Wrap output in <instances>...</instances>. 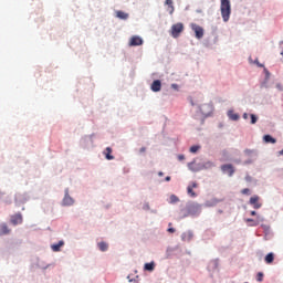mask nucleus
Masks as SVG:
<instances>
[{"mask_svg":"<svg viewBox=\"0 0 283 283\" xmlns=\"http://www.w3.org/2000/svg\"><path fill=\"white\" fill-rule=\"evenodd\" d=\"M221 17L223 21L227 23L229 19H231V1L230 0H221Z\"/></svg>","mask_w":283,"mask_h":283,"instance_id":"f257e3e1","label":"nucleus"},{"mask_svg":"<svg viewBox=\"0 0 283 283\" xmlns=\"http://www.w3.org/2000/svg\"><path fill=\"white\" fill-rule=\"evenodd\" d=\"M185 30V25L182 23H176L171 27V36H174V39H178V36H180V33L184 32Z\"/></svg>","mask_w":283,"mask_h":283,"instance_id":"f03ea898","label":"nucleus"},{"mask_svg":"<svg viewBox=\"0 0 283 283\" xmlns=\"http://www.w3.org/2000/svg\"><path fill=\"white\" fill-rule=\"evenodd\" d=\"M190 28L192 31H195L196 39H202V36H205V29H202V27L191 23Z\"/></svg>","mask_w":283,"mask_h":283,"instance_id":"7ed1b4c3","label":"nucleus"},{"mask_svg":"<svg viewBox=\"0 0 283 283\" xmlns=\"http://www.w3.org/2000/svg\"><path fill=\"white\" fill-rule=\"evenodd\" d=\"M249 205L253 207V209H261L262 208V202H260V196L254 195L250 198Z\"/></svg>","mask_w":283,"mask_h":283,"instance_id":"20e7f679","label":"nucleus"},{"mask_svg":"<svg viewBox=\"0 0 283 283\" xmlns=\"http://www.w3.org/2000/svg\"><path fill=\"white\" fill-rule=\"evenodd\" d=\"M10 222L13 227H17V224H23V216L21 212L11 216Z\"/></svg>","mask_w":283,"mask_h":283,"instance_id":"39448f33","label":"nucleus"},{"mask_svg":"<svg viewBox=\"0 0 283 283\" xmlns=\"http://www.w3.org/2000/svg\"><path fill=\"white\" fill-rule=\"evenodd\" d=\"M143 43H144L143 38H140L138 35H134L130 38L128 45L130 48H136L138 45H143Z\"/></svg>","mask_w":283,"mask_h":283,"instance_id":"423d86ee","label":"nucleus"},{"mask_svg":"<svg viewBox=\"0 0 283 283\" xmlns=\"http://www.w3.org/2000/svg\"><path fill=\"white\" fill-rule=\"evenodd\" d=\"M221 171H223V174H228V176H233V174H235V169L233 168V165L231 164H226L221 166Z\"/></svg>","mask_w":283,"mask_h":283,"instance_id":"0eeeda50","label":"nucleus"},{"mask_svg":"<svg viewBox=\"0 0 283 283\" xmlns=\"http://www.w3.org/2000/svg\"><path fill=\"white\" fill-rule=\"evenodd\" d=\"M197 187L198 184L196 181L191 182V185L187 187V193L190 198H196V196H198L196 191H193V189H197Z\"/></svg>","mask_w":283,"mask_h":283,"instance_id":"6e6552de","label":"nucleus"},{"mask_svg":"<svg viewBox=\"0 0 283 283\" xmlns=\"http://www.w3.org/2000/svg\"><path fill=\"white\" fill-rule=\"evenodd\" d=\"M63 207H72V205H74V199H72V197H70V195L66 192L63 201H62Z\"/></svg>","mask_w":283,"mask_h":283,"instance_id":"1a4fd4ad","label":"nucleus"},{"mask_svg":"<svg viewBox=\"0 0 283 283\" xmlns=\"http://www.w3.org/2000/svg\"><path fill=\"white\" fill-rule=\"evenodd\" d=\"M161 88H163V83L160 82V80H155L150 86V90L153 92H160Z\"/></svg>","mask_w":283,"mask_h":283,"instance_id":"9d476101","label":"nucleus"},{"mask_svg":"<svg viewBox=\"0 0 283 283\" xmlns=\"http://www.w3.org/2000/svg\"><path fill=\"white\" fill-rule=\"evenodd\" d=\"M115 17L117 19H120L122 21H127V19H129V13H127L125 11H116Z\"/></svg>","mask_w":283,"mask_h":283,"instance_id":"9b49d317","label":"nucleus"},{"mask_svg":"<svg viewBox=\"0 0 283 283\" xmlns=\"http://www.w3.org/2000/svg\"><path fill=\"white\" fill-rule=\"evenodd\" d=\"M65 245V242L62 240V241H59L57 243H54L51 245V249L52 251H54V253H59V251H61V247H64Z\"/></svg>","mask_w":283,"mask_h":283,"instance_id":"f8f14e48","label":"nucleus"},{"mask_svg":"<svg viewBox=\"0 0 283 283\" xmlns=\"http://www.w3.org/2000/svg\"><path fill=\"white\" fill-rule=\"evenodd\" d=\"M192 238H193V233H191V232H185L181 234V240L184 242H191Z\"/></svg>","mask_w":283,"mask_h":283,"instance_id":"ddd939ff","label":"nucleus"},{"mask_svg":"<svg viewBox=\"0 0 283 283\" xmlns=\"http://www.w3.org/2000/svg\"><path fill=\"white\" fill-rule=\"evenodd\" d=\"M8 233H10L8 224L6 223L0 224V235H8Z\"/></svg>","mask_w":283,"mask_h":283,"instance_id":"4468645a","label":"nucleus"},{"mask_svg":"<svg viewBox=\"0 0 283 283\" xmlns=\"http://www.w3.org/2000/svg\"><path fill=\"white\" fill-rule=\"evenodd\" d=\"M228 116L230 120H240V115H238L237 113H234L233 111H229L228 112Z\"/></svg>","mask_w":283,"mask_h":283,"instance_id":"2eb2a0df","label":"nucleus"},{"mask_svg":"<svg viewBox=\"0 0 283 283\" xmlns=\"http://www.w3.org/2000/svg\"><path fill=\"white\" fill-rule=\"evenodd\" d=\"M263 140L264 143H271L272 145H275V143H277V140L273 138L271 135L263 136Z\"/></svg>","mask_w":283,"mask_h":283,"instance_id":"dca6fc26","label":"nucleus"},{"mask_svg":"<svg viewBox=\"0 0 283 283\" xmlns=\"http://www.w3.org/2000/svg\"><path fill=\"white\" fill-rule=\"evenodd\" d=\"M97 247H98L99 251H103V252H105L109 249V245L104 241L97 243Z\"/></svg>","mask_w":283,"mask_h":283,"instance_id":"f3484780","label":"nucleus"},{"mask_svg":"<svg viewBox=\"0 0 283 283\" xmlns=\"http://www.w3.org/2000/svg\"><path fill=\"white\" fill-rule=\"evenodd\" d=\"M273 260H275V254H273L272 252L266 254V256H265L266 264H273Z\"/></svg>","mask_w":283,"mask_h":283,"instance_id":"a211bd4d","label":"nucleus"},{"mask_svg":"<svg viewBox=\"0 0 283 283\" xmlns=\"http://www.w3.org/2000/svg\"><path fill=\"white\" fill-rule=\"evenodd\" d=\"M105 156H106V160H114V156H112V148L107 147L104 151Z\"/></svg>","mask_w":283,"mask_h":283,"instance_id":"6ab92c4d","label":"nucleus"},{"mask_svg":"<svg viewBox=\"0 0 283 283\" xmlns=\"http://www.w3.org/2000/svg\"><path fill=\"white\" fill-rule=\"evenodd\" d=\"M166 6H168L169 14H174V0H166Z\"/></svg>","mask_w":283,"mask_h":283,"instance_id":"aec40b11","label":"nucleus"},{"mask_svg":"<svg viewBox=\"0 0 283 283\" xmlns=\"http://www.w3.org/2000/svg\"><path fill=\"white\" fill-rule=\"evenodd\" d=\"M212 167H216V164H213V161H206L203 164L205 169H212Z\"/></svg>","mask_w":283,"mask_h":283,"instance_id":"412c9836","label":"nucleus"},{"mask_svg":"<svg viewBox=\"0 0 283 283\" xmlns=\"http://www.w3.org/2000/svg\"><path fill=\"white\" fill-rule=\"evenodd\" d=\"M155 266H156V264H154V262L146 263L145 264V271H154Z\"/></svg>","mask_w":283,"mask_h":283,"instance_id":"4be33fe9","label":"nucleus"},{"mask_svg":"<svg viewBox=\"0 0 283 283\" xmlns=\"http://www.w3.org/2000/svg\"><path fill=\"white\" fill-rule=\"evenodd\" d=\"M180 199L176 196V195H171L170 196V202L171 205H176V202H178Z\"/></svg>","mask_w":283,"mask_h":283,"instance_id":"5701e85b","label":"nucleus"},{"mask_svg":"<svg viewBox=\"0 0 283 283\" xmlns=\"http://www.w3.org/2000/svg\"><path fill=\"white\" fill-rule=\"evenodd\" d=\"M218 202H221L220 199H212L211 203H207L208 207H216V205H218Z\"/></svg>","mask_w":283,"mask_h":283,"instance_id":"b1692460","label":"nucleus"},{"mask_svg":"<svg viewBox=\"0 0 283 283\" xmlns=\"http://www.w3.org/2000/svg\"><path fill=\"white\" fill-rule=\"evenodd\" d=\"M250 118H251V125H255L258 123V116H255L254 114H251Z\"/></svg>","mask_w":283,"mask_h":283,"instance_id":"393cba45","label":"nucleus"},{"mask_svg":"<svg viewBox=\"0 0 283 283\" xmlns=\"http://www.w3.org/2000/svg\"><path fill=\"white\" fill-rule=\"evenodd\" d=\"M241 193H242L243 196H251V189H249V188L242 189V190H241Z\"/></svg>","mask_w":283,"mask_h":283,"instance_id":"a878e982","label":"nucleus"},{"mask_svg":"<svg viewBox=\"0 0 283 283\" xmlns=\"http://www.w3.org/2000/svg\"><path fill=\"white\" fill-rule=\"evenodd\" d=\"M245 222H252L250 227H258V221H254L253 219H245Z\"/></svg>","mask_w":283,"mask_h":283,"instance_id":"bb28decb","label":"nucleus"},{"mask_svg":"<svg viewBox=\"0 0 283 283\" xmlns=\"http://www.w3.org/2000/svg\"><path fill=\"white\" fill-rule=\"evenodd\" d=\"M256 280H258V282H262L264 280V274L262 272H259L256 274Z\"/></svg>","mask_w":283,"mask_h":283,"instance_id":"cd10ccee","label":"nucleus"},{"mask_svg":"<svg viewBox=\"0 0 283 283\" xmlns=\"http://www.w3.org/2000/svg\"><path fill=\"white\" fill-rule=\"evenodd\" d=\"M200 149V146H191L190 147V153L196 154Z\"/></svg>","mask_w":283,"mask_h":283,"instance_id":"c85d7f7f","label":"nucleus"},{"mask_svg":"<svg viewBox=\"0 0 283 283\" xmlns=\"http://www.w3.org/2000/svg\"><path fill=\"white\" fill-rule=\"evenodd\" d=\"M147 151V148L146 147H142L140 149H139V153L140 154H145Z\"/></svg>","mask_w":283,"mask_h":283,"instance_id":"c756f323","label":"nucleus"},{"mask_svg":"<svg viewBox=\"0 0 283 283\" xmlns=\"http://www.w3.org/2000/svg\"><path fill=\"white\" fill-rule=\"evenodd\" d=\"M168 233H176V229L169 228V229H168Z\"/></svg>","mask_w":283,"mask_h":283,"instance_id":"7c9ffc66","label":"nucleus"},{"mask_svg":"<svg viewBox=\"0 0 283 283\" xmlns=\"http://www.w3.org/2000/svg\"><path fill=\"white\" fill-rule=\"evenodd\" d=\"M172 90H178V84H171Z\"/></svg>","mask_w":283,"mask_h":283,"instance_id":"2f4dec72","label":"nucleus"},{"mask_svg":"<svg viewBox=\"0 0 283 283\" xmlns=\"http://www.w3.org/2000/svg\"><path fill=\"white\" fill-rule=\"evenodd\" d=\"M243 118H244V120H247L249 118V114L244 113Z\"/></svg>","mask_w":283,"mask_h":283,"instance_id":"473e14b6","label":"nucleus"},{"mask_svg":"<svg viewBox=\"0 0 283 283\" xmlns=\"http://www.w3.org/2000/svg\"><path fill=\"white\" fill-rule=\"evenodd\" d=\"M178 158L179 160H185V155H179Z\"/></svg>","mask_w":283,"mask_h":283,"instance_id":"72a5a7b5","label":"nucleus"},{"mask_svg":"<svg viewBox=\"0 0 283 283\" xmlns=\"http://www.w3.org/2000/svg\"><path fill=\"white\" fill-rule=\"evenodd\" d=\"M169 180H171V177H166V182H169Z\"/></svg>","mask_w":283,"mask_h":283,"instance_id":"f704fd0d","label":"nucleus"},{"mask_svg":"<svg viewBox=\"0 0 283 283\" xmlns=\"http://www.w3.org/2000/svg\"><path fill=\"white\" fill-rule=\"evenodd\" d=\"M250 213H251V216H256L255 211H251Z\"/></svg>","mask_w":283,"mask_h":283,"instance_id":"c9c22d12","label":"nucleus"},{"mask_svg":"<svg viewBox=\"0 0 283 283\" xmlns=\"http://www.w3.org/2000/svg\"><path fill=\"white\" fill-rule=\"evenodd\" d=\"M280 156H283V149L281 151H279Z\"/></svg>","mask_w":283,"mask_h":283,"instance_id":"e433bc0d","label":"nucleus"},{"mask_svg":"<svg viewBox=\"0 0 283 283\" xmlns=\"http://www.w3.org/2000/svg\"><path fill=\"white\" fill-rule=\"evenodd\" d=\"M260 67H262V64H259Z\"/></svg>","mask_w":283,"mask_h":283,"instance_id":"4c0bfd02","label":"nucleus"},{"mask_svg":"<svg viewBox=\"0 0 283 283\" xmlns=\"http://www.w3.org/2000/svg\"><path fill=\"white\" fill-rule=\"evenodd\" d=\"M260 67H262V64H259Z\"/></svg>","mask_w":283,"mask_h":283,"instance_id":"58836bf2","label":"nucleus"}]
</instances>
